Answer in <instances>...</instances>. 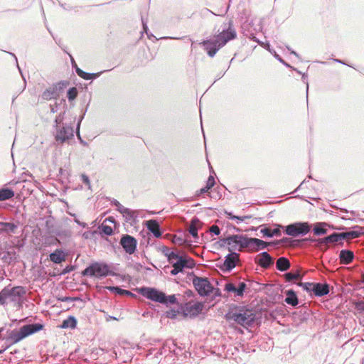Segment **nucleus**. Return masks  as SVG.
I'll return each instance as SVG.
<instances>
[{"instance_id":"f257e3e1","label":"nucleus","mask_w":364,"mask_h":364,"mask_svg":"<svg viewBox=\"0 0 364 364\" xmlns=\"http://www.w3.org/2000/svg\"><path fill=\"white\" fill-rule=\"evenodd\" d=\"M236 37L237 32L232 22L230 21L228 27L224 26L221 32L213 38L203 41L201 44L208 55L213 58L222 47L230 41L235 39Z\"/></svg>"},{"instance_id":"8fccbe9b","label":"nucleus","mask_w":364,"mask_h":364,"mask_svg":"<svg viewBox=\"0 0 364 364\" xmlns=\"http://www.w3.org/2000/svg\"><path fill=\"white\" fill-rule=\"evenodd\" d=\"M114 205L116 206L117 210L119 212H120V213H122V209H125V208H125V207H124V206H123V205H122L119 201H117V200H116L114 201Z\"/></svg>"},{"instance_id":"6e6d98bb","label":"nucleus","mask_w":364,"mask_h":364,"mask_svg":"<svg viewBox=\"0 0 364 364\" xmlns=\"http://www.w3.org/2000/svg\"><path fill=\"white\" fill-rule=\"evenodd\" d=\"M185 294L188 297H191V296H193V291L191 290L186 291Z\"/></svg>"},{"instance_id":"4d7b16f0","label":"nucleus","mask_w":364,"mask_h":364,"mask_svg":"<svg viewBox=\"0 0 364 364\" xmlns=\"http://www.w3.org/2000/svg\"><path fill=\"white\" fill-rule=\"evenodd\" d=\"M123 295H133V294L128 290L124 289Z\"/></svg>"},{"instance_id":"a211bd4d","label":"nucleus","mask_w":364,"mask_h":364,"mask_svg":"<svg viewBox=\"0 0 364 364\" xmlns=\"http://www.w3.org/2000/svg\"><path fill=\"white\" fill-rule=\"evenodd\" d=\"M269 245V242H264L257 238H250V245L248 247L254 252L258 251L259 250H263L267 247Z\"/></svg>"},{"instance_id":"39448f33","label":"nucleus","mask_w":364,"mask_h":364,"mask_svg":"<svg viewBox=\"0 0 364 364\" xmlns=\"http://www.w3.org/2000/svg\"><path fill=\"white\" fill-rule=\"evenodd\" d=\"M82 274L83 276L95 277L97 278L105 277L109 274L112 275V272L109 267L105 263L95 262L85 268Z\"/></svg>"},{"instance_id":"58836bf2","label":"nucleus","mask_w":364,"mask_h":364,"mask_svg":"<svg viewBox=\"0 0 364 364\" xmlns=\"http://www.w3.org/2000/svg\"><path fill=\"white\" fill-rule=\"evenodd\" d=\"M77 95V90L76 87H71L68 90L67 96L70 101H72L76 98Z\"/></svg>"},{"instance_id":"e433bc0d","label":"nucleus","mask_w":364,"mask_h":364,"mask_svg":"<svg viewBox=\"0 0 364 364\" xmlns=\"http://www.w3.org/2000/svg\"><path fill=\"white\" fill-rule=\"evenodd\" d=\"M325 223H319L314 228V232L316 235H325L327 232V230L323 228Z\"/></svg>"},{"instance_id":"a18cd8bd","label":"nucleus","mask_w":364,"mask_h":364,"mask_svg":"<svg viewBox=\"0 0 364 364\" xmlns=\"http://www.w3.org/2000/svg\"><path fill=\"white\" fill-rule=\"evenodd\" d=\"M215 178L213 176H210L208 178V181L206 182V186L208 187L209 189H210L214 185H215Z\"/></svg>"},{"instance_id":"9b49d317","label":"nucleus","mask_w":364,"mask_h":364,"mask_svg":"<svg viewBox=\"0 0 364 364\" xmlns=\"http://www.w3.org/2000/svg\"><path fill=\"white\" fill-rule=\"evenodd\" d=\"M140 293L142 296L148 299L161 304H165L166 295L156 289L150 287H144L140 289Z\"/></svg>"},{"instance_id":"c85d7f7f","label":"nucleus","mask_w":364,"mask_h":364,"mask_svg":"<svg viewBox=\"0 0 364 364\" xmlns=\"http://www.w3.org/2000/svg\"><path fill=\"white\" fill-rule=\"evenodd\" d=\"M76 326H77L76 318L73 316H70L68 318L63 321L60 327L61 328L74 329V328H75Z\"/></svg>"},{"instance_id":"5fc2aeb1","label":"nucleus","mask_w":364,"mask_h":364,"mask_svg":"<svg viewBox=\"0 0 364 364\" xmlns=\"http://www.w3.org/2000/svg\"><path fill=\"white\" fill-rule=\"evenodd\" d=\"M75 71H76L77 74L78 75V76H80V75H81V73H82L83 70H82L81 69H80L77 66L75 67Z\"/></svg>"},{"instance_id":"c03bdc74","label":"nucleus","mask_w":364,"mask_h":364,"mask_svg":"<svg viewBox=\"0 0 364 364\" xmlns=\"http://www.w3.org/2000/svg\"><path fill=\"white\" fill-rule=\"evenodd\" d=\"M210 232L215 235H219L220 233V230L218 225H213L210 227Z\"/></svg>"},{"instance_id":"412c9836","label":"nucleus","mask_w":364,"mask_h":364,"mask_svg":"<svg viewBox=\"0 0 364 364\" xmlns=\"http://www.w3.org/2000/svg\"><path fill=\"white\" fill-rule=\"evenodd\" d=\"M50 259L55 264H60L66 259V254L60 249H56L53 252L50 254Z\"/></svg>"},{"instance_id":"7c9ffc66","label":"nucleus","mask_w":364,"mask_h":364,"mask_svg":"<svg viewBox=\"0 0 364 364\" xmlns=\"http://www.w3.org/2000/svg\"><path fill=\"white\" fill-rule=\"evenodd\" d=\"M261 233H262L264 236L268 237H272L274 236H279L281 235V231L279 228H274L273 230L270 228H263L260 230Z\"/></svg>"},{"instance_id":"4468645a","label":"nucleus","mask_w":364,"mask_h":364,"mask_svg":"<svg viewBox=\"0 0 364 364\" xmlns=\"http://www.w3.org/2000/svg\"><path fill=\"white\" fill-rule=\"evenodd\" d=\"M119 243L125 252L129 255H132L136 251L137 240L129 235H123Z\"/></svg>"},{"instance_id":"338daca9","label":"nucleus","mask_w":364,"mask_h":364,"mask_svg":"<svg viewBox=\"0 0 364 364\" xmlns=\"http://www.w3.org/2000/svg\"><path fill=\"white\" fill-rule=\"evenodd\" d=\"M69 271H70V270H69L68 269H67V268H66L65 269H64V270H63V274H65V273L68 272Z\"/></svg>"},{"instance_id":"ea45409f","label":"nucleus","mask_w":364,"mask_h":364,"mask_svg":"<svg viewBox=\"0 0 364 364\" xmlns=\"http://www.w3.org/2000/svg\"><path fill=\"white\" fill-rule=\"evenodd\" d=\"M299 287H301L305 291L308 292H312V289H314V283L311 282H299L297 284Z\"/></svg>"},{"instance_id":"393cba45","label":"nucleus","mask_w":364,"mask_h":364,"mask_svg":"<svg viewBox=\"0 0 364 364\" xmlns=\"http://www.w3.org/2000/svg\"><path fill=\"white\" fill-rule=\"evenodd\" d=\"M176 349V344L172 341L166 342L158 353L160 355H165L168 356L175 353Z\"/></svg>"},{"instance_id":"79ce46f5","label":"nucleus","mask_w":364,"mask_h":364,"mask_svg":"<svg viewBox=\"0 0 364 364\" xmlns=\"http://www.w3.org/2000/svg\"><path fill=\"white\" fill-rule=\"evenodd\" d=\"M250 38L252 39V41H255V42H257L259 45H261L262 47L268 49L269 50V44L268 43H264V42H262V41H259L257 38L256 36H255L253 34H252L250 36Z\"/></svg>"},{"instance_id":"2f4dec72","label":"nucleus","mask_w":364,"mask_h":364,"mask_svg":"<svg viewBox=\"0 0 364 364\" xmlns=\"http://www.w3.org/2000/svg\"><path fill=\"white\" fill-rule=\"evenodd\" d=\"M14 196V192L9 188H2L0 190V201L10 199Z\"/></svg>"},{"instance_id":"c9c22d12","label":"nucleus","mask_w":364,"mask_h":364,"mask_svg":"<svg viewBox=\"0 0 364 364\" xmlns=\"http://www.w3.org/2000/svg\"><path fill=\"white\" fill-rule=\"evenodd\" d=\"M286 282H291L292 280L301 279V274L299 272L296 273L287 272L284 274Z\"/></svg>"},{"instance_id":"a19ab883","label":"nucleus","mask_w":364,"mask_h":364,"mask_svg":"<svg viewBox=\"0 0 364 364\" xmlns=\"http://www.w3.org/2000/svg\"><path fill=\"white\" fill-rule=\"evenodd\" d=\"M102 231L106 235H111L113 233L112 228L110 226L102 224L101 226Z\"/></svg>"},{"instance_id":"3c124183","label":"nucleus","mask_w":364,"mask_h":364,"mask_svg":"<svg viewBox=\"0 0 364 364\" xmlns=\"http://www.w3.org/2000/svg\"><path fill=\"white\" fill-rule=\"evenodd\" d=\"M91 75H90V73L82 71L81 73L80 77H82L84 80H91Z\"/></svg>"},{"instance_id":"cd10ccee","label":"nucleus","mask_w":364,"mask_h":364,"mask_svg":"<svg viewBox=\"0 0 364 364\" xmlns=\"http://www.w3.org/2000/svg\"><path fill=\"white\" fill-rule=\"evenodd\" d=\"M276 267L279 271H286L289 269L290 262L287 257H281L277 260Z\"/></svg>"},{"instance_id":"9d476101","label":"nucleus","mask_w":364,"mask_h":364,"mask_svg":"<svg viewBox=\"0 0 364 364\" xmlns=\"http://www.w3.org/2000/svg\"><path fill=\"white\" fill-rule=\"evenodd\" d=\"M310 225L307 223H295L286 227V234L291 237L305 235L310 231Z\"/></svg>"},{"instance_id":"bf43d9fd","label":"nucleus","mask_w":364,"mask_h":364,"mask_svg":"<svg viewBox=\"0 0 364 364\" xmlns=\"http://www.w3.org/2000/svg\"><path fill=\"white\" fill-rule=\"evenodd\" d=\"M60 300L62 301H68L71 300V298H70V297H63L62 299H60Z\"/></svg>"},{"instance_id":"052dcab7","label":"nucleus","mask_w":364,"mask_h":364,"mask_svg":"<svg viewBox=\"0 0 364 364\" xmlns=\"http://www.w3.org/2000/svg\"><path fill=\"white\" fill-rule=\"evenodd\" d=\"M71 62H72V65L73 68L77 66L75 61L74 60V59L72 57H71Z\"/></svg>"},{"instance_id":"09e8293b","label":"nucleus","mask_w":364,"mask_h":364,"mask_svg":"<svg viewBox=\"0 0 364 364\" xmlns=\"http://www.w3.org/2000/svg\"><path fill=\"white\" fill-rule=\"evenodd\" d=\"M81 178H82V182L86 184L87 186H88L89 188H90V179H89V177L85 175V174H82L81 175Z\"/></svg>"},{"instance_id":"c756f323","label":"nucleus","mask_w":364,"mask_h":364,"mask_svg":"<svg viewBox=\"0 0 364 364\" xmlns=\"http://www.w3.org/2000/svg\"><path fill=\"white\" fill-rule=\"evenodd\" d=\"M226 217L230 220H235L237 221V223H240L245 221L247 219H250L252 218L251 215H243V216H237L235 215L232 212H229L225 210L224 212Z\"/></svg>"},{"instance_id":"72a5a7b5","label":"nucleus","mask_w":364,"mask_h":364,"mask_svg":"<svg viewBox=\"0 0 364 364\" xmlns=\"http://www.w3.org/2000/svg\"><path fill=\"white\" fill-rule=\"evenodd\" d=\"M165 255L167 257L168 261L170 264H171L177 260H179L183 257V256H180L178 253H176L173 251H170V250H168L165 253Z\"/></svg>"},{"instance_id":"7ed1b4c3","label":"nucleus","mask_w":364,"mask_h":364,"mask_svg":"<svg viewBox=\"0 0 364 364\" xmlns=\"http://www.w3.org/2000/svg\"><path fill=\"white\" fill-rule=\"evenodd\" d=\"M63 117L61 114L55 118V140L58 142L63 143L67 141L74 136L73 127L67 123L63 122Z\"/></svg>"},{"instance_id":"4c0bfd02","label":"nucleus","mask_w":364,"mask_h":364,"mask_svg":"<svg viewBox=\"0 0 364 364\" xmlns=\"http://www.w3.org/2000/svg\"><path fill=\"white\" fill-rule=\"evenodd\" d=\"M15 252L6 251L4 252V255H2L1 259L5 262L10 263L14 258Z\"/></svg>"},{"instance_id":"603ef678","label":"nucleus","mask_w":364,"mask_h":364,"mask_svg":"<svg viewBox=\"0 0 364 364\" xmlns=\"http://www.w3.org/2000/svg\"><path fill=\"white\" fill-rule=\"evenodd\" d=\"M210 189L208 188V187H207L206 186L200 189L199 191V193L200 194H203L205 193H207Z\"/></svg>"},{"instance_id":"5701e85b","label":"nucleus","mask_w":364,"mask_h":364,"mask_svg":"<svg viewBox=\"0 0 364 364\" xmlns=\"http://www.w3.org/2000/svg\"><path fill=\"white\" fill-rule=\"evenodd\" d=\"M146 227L148 230L152 232L156 237H160L161 232L160 231V226L156 220H150L146 222Z\"/></svg>"},{"instance_id":"dca6fc26","label":"nucleus","mask_w":364,"mask_h":364,"mask_svg":"<svg viewBox=\"0 0 364 364\" xmlns=\"http://www.w3.org/2000/svg\"><path fill=\"white\" fill-rule=\"evenodd\" d=\"M255 262L263 268H268L273 264V259L269 253L263 252L257 255Z\"/></svg>"},{"instance_id":"37998d69","label":"nucleus","mask_w":364,"mask_h":364,"mask_svg":"<svg viewBox=\"0 0 364 364\" xmlns=\"http://www.w3.org/2000/svg\"><path fill=\"white\" fill-rule=\"evenodd\" d=\"M107 289L111 291L116 292L120 295H123L124 289L118 287H107Z\"/></svg>"},{"instance_id":"0eeeda50","label":"nucleus","mask_w":364,"mask_h":364,"mask_svg":"<svg viewBox=\"0 0 364 364\" xmlns=\"http://www.w3.org/2000/svg\"><path fill=\"white\" fill-rule=\"evenodd\" d=\"M250 238L242 235H233L223 239V242L233 250L242 251L250 245Z\"/></svg>"},{"instance_id":"69168bd1","label":"nucleus","mask_w":364,"mask_h":364,"mask_svg":"<svg viewBox=\"0 0 364 364\" xmlns=\"http://www.w3.org/2000/svg\"><path fill=\"white\" fill-rule=\"evenodd\" d=\"M291 54H294V55H296V57H298V54H297L295 51H294V50H291Z\"/></svg>"},{"instance_id":"de8ad7c7","label":"nucleus","mask_w":364,"mask_h":364,"mask_svg":"<svg viewBox=\"0 0 364 364\" xmlns=\"http://www.w3.org/2000/svg\"><path fill=\"white\" fill-rule=\"evenodd\" d=\"M177 314H178V311H176V310H170V311H166V317L170 318H175Z\"/></svg>"},{"instance_id":"f8f14e48","label":"nucleus","mask_w":364,"mask_h":364,"mask_svg":"<svg viewBox=\"0 0 364 364\" xmlns=\"http://www.w3.org/2000/svg\"><path fill=\"white\" fill-rule=\"evenodd\" d=\"M68 85V81H61L58 83L53 85L52 87L46 89L41 95L44 100H50L56 99L60 95V92L63 90Z\"/></svg>"},{"instance_id":"2eb2a0df","label":"nucleus","mask_w":364,"mask_h":364,"mask_svg":"<svg viewBox=\"0 0 364 364\" xmlns=\"http://www.w3.org/2000/svg\"><path fill=\"white\" fill-rule=\"evenodd\" d=\"M304 241H311V242H318V244L321 245H328L329 243H336L339 242V245H343V242L341 241L339 233L333 232V234L325 237L323 238H321L318 240L313 239V238H306L304 240Z\"/></svg>"},{"instance_id":"49530a36","label":"nucleus","mask_w":364,"mask_h":364,"mask_svg":"<svg viewBox=\"0 0 364 364\" xmlns=\"http://www.w3.org/2000/svg\"><path fill=\"white\" fill-rule=\"evenodd\" d=\"M166 303L164 304H176L177 302V300H176V298L175 296V295H170L168 296H166Z\"/></svg>"},{"instance_id":"f03ea898","label":"nucleus","mask_w":364,"mask_h":364,"mask_svg":"<svg viewBox=\"0 0 364 364\" xmlns=\"http://www.w3.org/2000/svg\"><path fill=\"white\" fill-rule=\"evenodd\" d=\"M43 327V325L41 323H32L23 326L19 329H14L9 331L6 341L9 346L14 345L30 335L41 331Z\"/></svg>"},{"instance_id":"f704fd0d","label":"nucleus","mask_w":364,"mask_h":364,"mask_svg":"<svg viewBox=\"0 0 364 364\" xmlns=\"http://www.w3.org/2000/svg\"><path fill=\"white\" fill-rule=\"evenodd\" d=\"M121 213L123 215V217L125 218V220L127 222L132 220L135 217V213L127 208L122 209V212Z\"/></svg>"},{"instance_id":"aec40b11","label":"nucleus","mask_w":364,"mask_h":364,"mask_svg":"<svg viewBox=\"0 0 364 364\" xmlns=\"http://www.w3.org/2000/svg\"><path fill=\"white\" fill-rule=\"evenodd\" d=\"M353 228H357V229H359L360 230H351V231H348V232H340L339 235H340L341 241H342L343 240H352V239L358 238L361 235L362 232H361V228L360 227L355 226Z\"/></svg>"},{"instance_id":"6e6552de","label":"nucleus","mask_w":364,"mask_h":364,"mask_svg":"<svg viewBox=\"0 0 364 364\" xmlns=\"http://www.w3.org/2000/svg\"><path fill=\"white\" fill-rule=\"evenodd\" d=\"M192 282L196 290L201 296L209 295L213 290L212 284L206 277L195 276Z\"/></svg>"},{"instance_id":"774afa93","label":"nucleus","mask_w":364,"mask_h":364,"mask_svg":"<svg viewBox=\"0 0 364 364\" xmlns=\"http://www.w3.org/2000/svg\"><path fill=\"white\" fill-rule=\"evenodd\" d=\"M54 241H55V243L57 244V243H60V241L57 239V238H55L54 239Z\"/></svg>"},{"instance_id":"680f3d73","label":"nucleus","mask_w":364,"mask_h":364,"mask_svg":"<svg viewBox=\"0 0 364 364\" xmlns=\"http://www.w3.org/2000/svg\"><path fill=\"white\" fill-rule=\"evenodd\" d=\"M275 56H276L277 59H278L279 61L284 62L283 60L279 57V55H275Z\"/></svg>"},{"instance_id":"ddd939ff","label":"nucleus","mask_w":364,"mask_h":364,"mask_svg":"<svg viewBox=\"0 0 364 364\" xmlns=\"http://www.w3.org/2000/svg\"><path fill=\"white\" fill-rule=\"evenodd\" d=\"M171 264L173 269L171 271V274L173 276L181 272L185 267L191 269L195 266L194 261L186 257L171 263Z\"/></svg>"},{"instance_id":"473e14b6","label":"nucleus","mask_w":364,"mask_h":364,"mask_svg":"<svg viewBox=\"0 0 364 364\" xmlns=\"http://www.w3.org/2000/svg\"><path fill=\"white\" fill-rule=\"evenodd\" d=\"M199 223L198 219L193 218L191 220V223L188 228V232L189 233L194 237L198 238V228L196 226V223Z\"/></svg>"},{"instance_id":"20e7f679","label":"nucleus","mask_w":364,"mask_h":364,"mask_svg":"<svg viewBox=\"0 0 364 364\" xmlns=\"http://www.w3.org/2000/svg\"><path fill=\"white\" fill-rule=\"evenodd\" d=\"M25 294L26 290L23 287H11L9 285L0 291V305L5 306L8 301H16Z\"/></svg>"},{"instance_id":"e2e57ef3","label":"nucleus","mask_w":364,"mask_h":364,"mask_svg":"<svg viewBox=\"0 0 364 364\" xmlns=\"http://www.w3.org/2000/svg\"><path fill=\"white\" fill-rule=\"evenodd\" d=\"M275 56H276L277 59H278L279 61L284 62L283 60L279 57V55H275Z\"/></svg>"},{"instance_id":"13d9d810","label":"nucleus","mask_w":364,"mask_h":364,"mask_svg":"<svg viewBox=\"0 0 364 364\" xmlns=\"http://www.w3.org/2000/svg\"><path fill=\"white\" fill-rule=\"evenodd\" d=\"M143 29L147 33L148 27L147 25L142 21Z\"/></svg>"},{"instance_id":"864d4df0","label":"nucleus","mask_w":364,"mask_h":364,"mask_svg":"<svg viewBox=\"0 0 364 364\" xmlns=\"http://www.w3.org/2000/svg\"><path fill=\"white\" fill-rule=\"evenodd\" d=\"M102 73H90L91 75V80L95 79L98 77Z\"/></svg>"},{"instance_id":"bb28decb","label":"nucleus","mask_w":364,"mask_h":364,"mask_svg":"<svg viewBox=\"0 0 364 364\" xmlns=\"http://www.w3.org/2000/svg\"><path fill=\"white\" fill-rule=\"evenodd\" d=\"M285 302L292 306H295L298 304V298L296 293L290 289L286 291Z\"/></svg>"},{"instance_id":"6ab92c4d","label":"nucleus","mask_w":364,"mask_h":364,"mask_svg":"<svg viewBox=\"0 0 364 364\" xmlns=\"http://www.w3.org/2000/svg\"><path fill=\"white\" fill-rule=\"evenodd\" d=\"M312 292L316 296H323L329 293V286L327 284L314 283Z\"/></svg>"},{"instance_id":"b1692460","label":"nucleus","mask_w":364,"mask_h":364,"mask_svg":"<svg viewBox=\"0 0 364 364\" xmlns=\"http://www.w3.org/2000/svg\"><path fill=\"white\" fill-rule=\"evenodd\" d=\"M354 258V254L352 251L348 250H343L340 252L339 259L343 264H350Z\"/></svg>"},{"instance_id":"0e129e2a","label":"nucleus","mask_w":364,"mask_h":364,"mask_svg":"<svg viewBox=\"0 0 364 364\" xmlns=\"http://www.w3.org/2000/svg\"><path fill=\"white\" fill-rule=\"evenodd\" d=\"M275 56H276L277 59H278L279 61L284 62L283 60L279 57V55H275Z\"/></svg>"},{"instance_id":"f3484780","label":"nucleus","mask_w":364,"mask_h":364,"mask_svg":"<svg viewBox=\"0 0 364 364\" xmlns=\"http://www.w3.org/2000/svg\"><path fill=\"white\" fill-rule=\"evenodd\" d=\"M247 287L245 282H240L236 287L232 283H227L225 286V290L228 292H234L235 296H242Z\"/></svg>"},{"instance_id":"423d86ee","label":"nucleus","mask_w":364,"mask_h":364,"mask_svg":"<svg viewBox=\"0 0 364 364\" xmlns=\"http://www.w3.org/2000/svg\"><path fill=\"white\" fill-rule=\"evenodd\" d=\"M230 318L237 323L244 326H251L255 321V314L250 310H240L232 313Z\"/></svg>"},{"instance_id":"4be33fe9","label":"nucleus","mask_w":364,"mask_h":364,"mask_svg":"<svg viewBox=\"0 0 364 364\" xmlns=\"http://www.w3.org/2000/svg\"><path fill=\"white\" fill-rule=\"evenodd\" d=\"M238 259V255L235 252L228 254L225 257L224 266L228 270L233 269L236 266V262Z\"/></svg>"},{"instance_id":"1a4fd4ad","label":"nucleus","mask_w":364,"mask_h":364,"mask_svg":"<svg viewBox=\"0 0 364 364\" xmlns=\"http://www.w3.org/2000/svg\"><path fill=\"white\" fill-rule=\"evenodd\" d=\"M204 308V304L200 301H190L181 306V309L186 316L196 317L199 315Z\"/></svg>"},{"instance_id":"a878e982","label":"nucleus","mask_w":364,"mask_h":364,"mask_svg":"<svg viewBox=\"0 0 364 364\" xmlns=\"http://www.w3.org/2000/svg\"><path fill=\"white\" fill-rule=\"evenodd\" d=\"M18 226L13 223L0 222V232L6 234L15 233Z\"/></svg>"}]
</instances>
